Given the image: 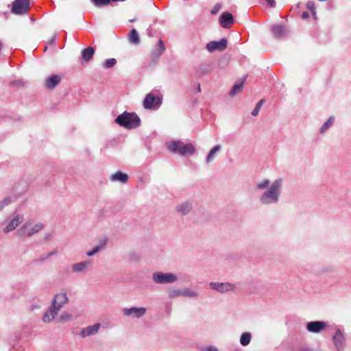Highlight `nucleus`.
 Segmentation results:
<instances>
[{"mask_svg":"<svg viewBox=\"0 0 351 351\" xmlns=\"http://www.w3.org/2000/svg\"><path fill=\"white\" fill-rule=\"evenodd\" d=\"M128 39L130 43L134 45H138L140 43L139 36L137 31L132 29L128 34Z\"/></svg>","mask_w":351,"mask_h":351,"instance_id":"obj_26","label":"nucleus"},{"mask_svg":"<svg viewBox=\"0 0 351 351\" xmlns=\"http://www.w3.org/2000/svg\"><path fill=\"white\" fill-rule=\"evenodd\" d=\"M269 183H270V181L268 179H265V180L259 182L256 184V188L260 190L265 189L267 188V186H269Z\"/></svg>","mask_w":351,"mask_h":351,"instance_id":"obj_37","label":"nucleus"},{"mask_svg":"<svg viewBox=\"0 0 351 351\" xmlns=\"http://www.w3.org/2000/svg\"><path fill=\"white\" fill-rule=\"evenodd\" d=\"M122 312L126 317L139 319L146 314L147 308L145 307L123 308Z\"/></svg>","mask_w":351,"mask_h":351,"instance_id":"obj_8","label":"nucleus"},{"mask_svg":"<svg viewBox=\"0 0 351 351\" xmlns=\"http://www.w3.org/2000/svg\"><path fill=\"white\" fill-rule=\"evenodd\" d=\"M91 265V261L86 260L84 261L74 263L71 267V269L72 271L75 274L84 273L88 270Z\"/></svg>","mask_w":351,"mask_h":351,"instance_id":"obj_15","label":"nucleus"},{"mask_svg":"<svg viewBox=\"0 0 351 351\" xmlns=\"http://www.w3.org/2000/svg\"><path fill=\"white\" fill-rule=\"evenodd\" d=\"M201 351H218V350L215 346H209V347L202 349Z\"/></svg>","mask_w":351,"mask_h":351,"instance_id":"obj_42","label":"nucleus"},{"mask_svg":"<svg viewBox=\"0 0 351 351\" xmlns=\"http://www.w3.org/2000/svg\"><path fill=\"white\" fill-rule=\"evenodd\" d=\"M326 327V322L322 321L310 322L306 324L308 331L313 333H319L324 330Z\"/></svg>","mask_w":351,"mask_h":351,"instance_id":"obj_14","label":"nucleus"},{"mask_svg":"<svg viewBox=\"0 0 351 351\" xmlns=\"http://www.w3.org/2000/svg\"><path fill=\"white\" fill-rule=\"evenodd\" d=\"M210 289L218 291L221 293H224L228 291H232L235 290L236 285L230 282H211L209 283Z\"/></svg>","mask_w":351,"mask_h":351,"instance_id":"obj_9","label":"nucleus"},{"mask_svg":"<svg viewBox=\"0 0 351 351\" xmlns=\"http://www.w3.org/2000/svg\"><path fill=\"white\" fill-rule=\"evenodd\" d=\"M199 295V293L193 290L189 289H183V297H188L191 298H197Z\"/></svg>","mask_w":351,"mask_h":351,"instance_id":"obj_31","label":"nucleus"},{"mask_svg":"<svg viewBox=\"0 0 351 351\" xmlns=\"http://www.w3.org/2000/svg\"><path fill=\"white\" fill-rule=\"evenodd\" d=\"M29 9V0H15L13 2L12 12L16 14H23Z\"/></svg>","mask_w":351,"mask_h":351,"instance_id":"obj_10","label":"nucleus"},{"mask_svg":"<svg viewBox=\"0 0 351 351\" xmlns=\"http://www.w3.org/2000/svg\"><path fill=\"white\" fill-rule=\"evenodd\" d=\"M266 1L269 6H271V7L275 6L276 3H275L274 0H266Z\"/></svg>","mask_w":351,"mask_h":351,"instance_id":"obj_43","label":"nucleus"},{"mask_svg":"<svg viewBox=\"0 0 351 351\" xmlns=\"http://www.w3.org/2000/svg\"><path fill=\"white\" fill-rule=\"evenodd\" d=\"M272 34L274 37L279 38L285 34V27L280 25H274L272 27Z\"/></svg>","mask_w":351,"mask_h":351,"instance_id":"obj_25","label":"nucleus"},{"mask_svg":"<svg viewBox=\"0 0 351 351\" xmlns=\"http://www.w3.org/2000/svg\"><path fill=\"white\" fill-rule=\"evenodd\" d=\"M334 346L337 351H343L345 348L346 339L341 331L337 328L332 337Z\"/></svg>","mask_w":351,"mask_h":351,"instance_id":"obj_13","label":"nucleus"},{"mask_svg":"<svg viewBox=\"0 0 351 351\" xmlns=\"http://www.w3.org/2000/svg\"><path fill=\"white\" fill-rule=\"evenodd\" d=\"M104 246V244L101 245H97V246L94 247L92 250L88 251L86 252V255L88 256H93L95 254L100 252Z\"/></svg>","mask_w":351,"mask_h":351,"instance_id":"obj_36","label":"nucleus"},{"mask_svg":"<svg viewBox=\"0 0 351 351\" xmlns=\"http://www.w3.org/2000/svg\"><path fill=\"white\" fill-rule=\"evenodd\" d=\"M68 301L69 298L66 293L65 292H60L54 296L52 300L51 306L60 311L64 305L68 302Z\"/></svg>","mask_w":351,"mask_h":351,"instance_id":"obj_11","label":"nucleus"},{"mask_svg":"<svg viewBox=\"0 0 351 351\" xmlns=\"http://www.w3.org/2000/svg\"><path fill=\"white\" fill-rule=\"evenodd\" d=\"M221 8V5L220 4H216L211 10L212 14H216Z\"/></svg>","mask_w":351,"mask_h":351,"instance_id":"obj_41","label":"nucleus"},{"mask_svg":"<svg viewBox=\"0 0 351 351\" xmlns=\"http://www.w3.org/2000/svg\"><path fill=\"white\" fill-rule=\"evenodd\" d=\"M252 339V335L249 332H243L240 338V343L243 346H246L250 344Z\"/></svg>","mask_w":351,"mask_h":351,"instance_id":"obj_27","label":"nucleus"},{"mask_svg":"<svg viewBox=\"0 0 351 351\" xmlns=\"http://www.w3.org/2000/svg\"><path fill=\"white\" fill-rule=\"evenodd\" d=\"M300 351H310L308 348H302Z\"/></svg>","mask_w":351,"mask_h":351,"instance_id":"obj_45","label":"nucleus"},{"mask_svg":"<svg viewBox=\"0 0 351 351\" xmlns=\"http://www.w3.org/2000/svg\"><path fill=\"white\" fill-rule=\"evenodd\" d=\"M243 88V82H240L239 83L235 84L232 89L230 90L229 95L231 96H234L239 93H241Z\"/></svg>","mask_w":351,"mask_h":351,"instance_id":"obj_28","label":"nucleus"},{"mask_svg":"<svg viewBox=\"0 0 351 351\" xmlns=\"http://www.w3.org/2000/svg\"><path fill=\"white\" fill-rule=\"evenodd\" d=\"M192 208L193 206L191 202H184L177 205L176 207V210L181 215H186L191 211Z\"/></svg>","mask_w":351,"mask_h":351,"instance_id":"obj_19","label":"nucleus"},{"mask_svg":"<svg viewBox=\"0 0 351 351\" xmlns=\"http://www.w3.org/2000/svg\"><path fill=\"white\" fill-rule=\"evenodd\" d=\"M307 8L312 12L313 15L315 14V7L313 1H308L306 3Z\"/></svg>","mask_w":351,"mask_h":351,"instance_id":"obj_40","label":"nucleus"},{"mask_svg":"<svg viewBox=\"0 0 351 351\" xmlns=\"http://www.w3.org/2000/svg\"><path fill=\"white\" fill-rule=\"evenodd\" d=\"M61 82V77L58 75H55L49 77L45 81V87L47 89L52 90Z\"/></svg>","mask_w":351,"mask_h":351,"instance_id":"obj_21","label":"nucleus"},{"mask_svg":"<svg viewBox=\"0 0 351 351\" xmlns=\"http://www.w3.org/2000/svg\"><path fill=\"white\" fill-rule=\"evenodd\" d=\"M58 312V310H56V308L51 305L49 309L44 313L43 317V322L44 323L51 322L54 319Z\"/></svg>","mask_w":351,"mask_h":351,"instance_id":"obj_20","label":"nucleus"},{"mask_svg":"<svg viewBox=\"0 0 351 351\" xmlns=\"http://www.w3.org/2000/svg\"><path fill=\"white\" fill-rule=\"evenodd\" d=\"M219 23L223 28L230 27L234 23L232 14L228 12H223L219 18Z\"/></svg>","mask_w":351,"mask_h":351,"instance_id":"obj_16","label":"nucleus"},{"mask_svg":"<svg viewBox=\"0 0 351 351\" xmlns=\"http://www.w3.org/2000/svg\"><path fill=\"white\" fill-rule=\"evenodd\" d=\"M228 40L226 38H222L219 41H210L206 45V49L209 52L215 51H222L227 47Z\"/></svg>","mask_w":351,"mask_h":351,"instance_id":"obj_12","label":"nucleus"},{"mask_svg":"<svg viewBox=\"0 0 351 351\" xmlns=\"http://www.w3.org/2000/svg\"><path fill=\"white\" fill-rule=\"evenodd\" d=\"M25 220L23 214L13 213L11 217L5 221V226L3 229L4 233L8 234L15 230L17 227L21 224Z\"/></svg>","mask_w":351,"mask_h":351,"instance_id":"obj_5","label":"nucleus"},{"mask_svg":"<svg viewBox=\"0 0 351 351\" xmlns=\"http://www.w3.org/2000/svg\"><path fill=\"white\" fill-rule=\"evenodd\" d=\"M152 280L156 284H172L178 280V277L172 273L155 272L152 274Z\"/></svg>","mask_w":351,"mask_h":351,"instance_id":"obj_6","label":"nucleus"},{"mask_svg":"<svg viewBox=\"0 0 351 351\" xmlns=\"http://www.w3.org/2000/svg\"><path fill=\"white\" fill-rule=\"evenodd\" d=\"M56 253H57L56 250L51 251V252L47 253L46 254V256H41L39 258V260L41 261H45V260L48 259L49 258H50L51 256L56 254Z\"/></svg>","mask_w":351,"mask_h":351,"instance_id":"obj_39","label":"nucleus"},{"mask_svg":"<svg viewBox=\"0 0 351 351\" xmlns=\"http://www.w3.org/2000/svg\"><path fill=\"white\" fill-rule=\"evenodd\" d=\"M282 180L276 179L269 186V189L263 193L259 201L263 205H269L277 204L279 201L282 188Z\"/></svg>","mask_w":351,"mask_h":351,"instance_id":"obj_1","label":"nucleus"},{"mask_svg":"<svg viewBox=\"0 0 351 351\" xmlns=\"http://www.w3.org/2000/svg\"><path fill=\"white\" fill-rule=\"evenodd\" d=\"M302 17L303 19H306L307 17H308V12H303V13L302 14Z\"/></svg>","mask_w":351,"mask_h":351,"instance_id":"obj_44","label":"nucleus"},{"mask_svg":"<svg viewBox=\"0 0 351 351\" xmlns=\"http://www.w3.org/2000/svg\"><path fill=\"white\" fill-rule=\"evenodd\" d=\"M50 237H51L50 235L45 237V240H49L50 239Z\"/></svg>","mask_w":351,"mask_h":351,"instance_id":"obj_46","label":"nucleus"},{"mask_svg":"<svg viewBox=\"0 0 351 351\" xmlns=\"http://www.w3.org/2000/svg\"><path fill=\"white\" fill-rule=\"evenodd\" d=\"M95 53V49L92 47H88L82 51V58L85 62H89Z\"/></svg>","mask_w":351,"mask_h":351,"instance_id":"obj_23","label":"nucleus"},{"mask_svg":"<svg viewBox=\"0 0 351 351\" xmlns=\"http://www.w3.org/2000/svg\"><path fill=\"white\" fill-rule=\"evenodd\" d=\"M167 147L170 152L183 156L193 155L195 152V147L191 143H184L181 141H171L168 144Z\"/></svg>","mask_w":351,"mask_h":351,"instance_id":"obj_4","label":"nucleus"},{"mask_svg":"<svg viewBox=\"0 0 351 351\" xmlns=\"http://www.w3.org/2000/svg\"><path fill=\"white\" fill-rule=\"evenodd\" d=\"M72 319H73V315H71L67 312H64L60 316L58 322H69V321L72 320Z\"/></svg>","mask_w":351,"mask_h":351,"instance_id":"obj_32","label":"nucleus"},{"mask_svg":"<svg viewBox=\"0 0 351 351\" xmlns=\"http://www.w3.org/2000/svg\"><path fill=\"white\" fill-rule=\"evenodd\" d=\"M128 180V176L120 171H117L115 173L112 174L110 180L112 182H119L121 183H126Z\"/></svg>","mask_w":351,"mask_h":351,"instance_id":"obj_22","label":"nucleus"},{"mask_svg":"<svg viewBox=\"0 0 351 351\" xmlns=\"http://www.w3.org/2000/svg\"><path fill=\"white\" fill-rule=\"evenodd\" d=\"M165 47L163 41L160 39L158 44L153 49L152 52V58L154 60H157L160 56L165 52Z\"/></svg>","mask_w":351,"mask_h":351,"instance_id":"obj_18","label":"nucleus"},{"mask_svg":"<svg viewBox=\"0 0 351 351\" xmlns=\"http://www.w3.org/2000/svg\"><path fill=\"white\" fill-rule=\"evenodd\" d=\"M94 5L97 7L108 5L111 0H91Z\"/></svg>","mask_w":351,"mask_h":351,"instance_id":"obj_38","label":"nucleus"},{"mask_svg":"<svg viewBox=\"0 0 351 351\" xmlns=\"http://www.w3.org/2000/svg\"><path fill=\"white\" fill-rule=\"evenodd\" d=\"M265 100L261 99L256 105L254 109L252 111V115L254 117H256L258 114L259 111L261 110V108L262 105L263 104Z\"/></svg>","mask_w":351,"mask_h":351,"instance_id":"obj_35","label":"nucleus"},{"mask_svg":"<svg viewBox=\"0 0 351 351\" xmlns=\"http://www.w3.org/2000/svg\"><path fill=\"white\" fill-rule=\"evenodd\" d=\"M117 63L115 58H110L106 60L103 63V67L104 69H110L113 67Z\"/></svg>","mask_w":351,"mask_h":351,"instance_id":"obj_33","label":"nucleus"},{"mask_svg":"<svg viewBox=\"0 0 351 351\" xmlns=\"http://www.w3.org/2000/svg\"><path fill=\"white\" fill-rule=\"evenodd\" d=\"M44 227L45 226L41 221L29 219L17 230L16 235L20 238L31 237L41 231Z\"/></svg>","mask_w":351,"mask_h":351,"instance_id":"obj_2","label":"nucleus"},{"mask_svg":"<svg viewBox=\"0 0 351 351\" xmlns=\"http://www.w3.org/2000/svg\"><path fill=\"white\" fill-rule=\"evenodd\" d=\"M101 324L99 323L95 324L93 326H88L83 328L80 332V336L83 338L88 336L95 335L99 330Z\"/></svg>","mask_w":351,"mask_h":351,"instance_id":"obj_17","label":"nucleus"},{"mask_svg":"<svg viewBox=\"0 0 351 351\" xmlns=\"http://www.w3.org/2000/svg\"><path fill=\"white\" fill-rule=\"evenodd\" d=\"M335 121V118L333 117H330L326 122H325L322 126L321 127L319 132L320 133H324L329 128H330Z\"/></svg>","mask_w":351,"mask_h":351,"instance_id":"obj_30","label":"nucleus"},{"mask_svg":"<svg viewBox=\"0 0 351 351\" xmlns=\"http://www.w3.org/2000/svg\"><path fill=\"white\" fill-rule=\"evenodd\" d=\"M162 103L161 99L153 93H148L143 100V107L147 110L158 108Z\"/></svg>","mask_w":351,"mask_h":351,"instance_id":"obj_7","label":"nucleus"},{"mask_svg":"<svg viewBox=\"0 0 351 351\" xmlns=\"http://www.w3.org/2000/svg\"><path fill=\"white\" fill-rule=\"evenodd\" d=\"M221 149V146L220 145H215L208 152V155L206 157L205 162L207 164H210L214 159L215 156L217 153H218Z\"/></svg>","mask_w":351,"mask_h":351,"instance_id":"obj_24","label":"nucleus"},{"mask_svg":"<svg viewBox=\"0 0 351 351\" xmlns=\"http://www.w3.org/2000/svg\"><path fill=\"white\" fill-rule=\"evenodd\" d=\"M183 296V290L172 288L168 291V297L169 298H176Z\"/></svg>","mask_w":351,"mask_h":351,"instance_id":"obj_29","label":"nucleus"},{"mask_svg":"<svg viewBox=\"0 0 351 351\" xmlns=\"http://www.w3.org/2000/svg\"><path fill=\"white\" fill-rule=\"evenodd\" d=\"M115 123L127 129H134L140 125L141 120L136 113L125 111L116 118Z\"/></svg>","mask_w":351,"mask_h":351,"instance_id":"obj_3","label":"nucleus"},{"mask_svg":"<svg viewBox=\"0 0 351 351\" xmlns=\"http://www.w3.org/2000/svg\"><path fill=\"white\" fill-rule=\"evenodd\" d=\"M12 202V198L9 196L4 197L0 202V211L2 210L5 206L10 205Z\"/></svg>","mask_w":351,"mask_h":351,"instance_id":"obj_34","label":"nucleus"}]
</instances>
